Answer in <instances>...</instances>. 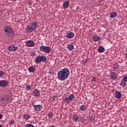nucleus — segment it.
Segmentation results:
<instances>
[{"label":"nucleus","mask_w":127,"mask_h":127,"mask_svg":"<svg viewBox=\"0 0 127 127\" xmlns=\"http://www.w3.org/2000/svg\"><path fill=\"white\" fill-rule=\"evenodd\" d=\"M0 119H2V115L1 114H0Z\"/></svg>","instance_id":"c9c22d12"},{"label":"nucleus","mask_w":127,"mask_h":127,"mask_svg":"<svg viewBox=\"0 0 127 127\" xmlns=\"http://www.w3.org/2000/svg\"><path fill=\"white\" fill-rule=\"evenodd\" d=\"M113 69L114 71L119 72L120 71V65H119V64L114 63L113 64Z\"/></svg>","instance_id":"39448f33"},{"label":"nucleus","mask_w":127,"mask_h":127,"mask_svg":"<svg viewBox=\"0 0 127 127\" xmlns=\"http://www.w3.org/2000/svg\"><path fill=\"white\" fill-rule=\"evenodd\" d=\"M69 4L70 3L68 1H66L64 3L63 6V7H64V8H67V7L69 6Z\"/></svg>","instance_id":"f3484780"},{"label":"nucleus","mask_w":127,"mask_h":127,"mask_svg":"<svg viewBox=\"0 0 127 127\" xmlns=\"http://www.w3.org/2000/svg\"><path fill=\"white\" fill-rule=\"evenodd\" d=\"M111 76V79L112 80H117L118 77H117V73L116 72H112Z\"/></svg>","instance_id":"4468645a"},{"label":"nucleus","mask_w":127,"mask_h":127,"mask_svg":"<svg viewBox=\"0 0 127 127\" xmlns=\"http://www.w3.org/2000/svg\"><path fill=\"white\" fill-rule=\"evenodd\" d=\"M33 95L35 97H39L40 96V91L38 89H36L33 91Z\"/></svg>","instance_id":"9d476101"},{"label":"nucleus","mask_w":127,"mask_h":127,"mask_svg":"<svg viewBox=\"0 0 127 127\" xmlns=\"http://www.w3.org/2000/svg\"><path fill=\"white\" fill-rule=\"evenodd\" d=\"M80 111H83V112H85V111L87 110V106H86L84 105H82L80 106Z\"/></svg>","instance_id":"4be33fe9"},{"label":"nucleus","mask_w":127,"mask_h":127,"mask_svg":"<svg viewBox=\"0 0 127 127\" xmlns=\"http://www.w3.org/2000/svg\"><path fill=\"white\" fill-rule=\"evenodd\" d=\"M41 58V62H46V60H47V58L46 56H43L42 57L40 56Z\"/></svg>","instance_id":"5701e85b"},{"label":"nucleus","mask_w":127,"mask_h":127,"mask_svg":"<svg viewBox=\"0 0 127 127\" xmlns=\"http://www.w3.org/2000/svg\"><path fill=\"white\" fill-rule=\"evenodd\" d=\"M120 85L122 86L123 88H125L127 86V83H126V81H122Z\"/></svg>","instance_id":"393cba45"},{"label":"nucleus","mask_w":127,"mask_h":127,"mask_svg":"<svg viewBox=\"0 0 127 127\" xmlns=\"http://www.w3.org/2000/svg\"><path fill=\"white\" fill-rule=\"evenodd\" d=\"M31 56H32V57H34L35 56V54L32 53L31 54Z\"/></svg>","instance_id":"f704fd0d"},{"label":"nucleus","mask_w":127,"mask_h":127,"mask_svg":"<svg viewBox=\"0 0 127 127\" xmlns=\"http://www.w3.org/2000/svg\"><path fill=\"white\" fill-rule=\"evenodd\" d=\"M40 50L41 51H43L45 52V53H50V51H51V49H50V47L45 46H41L40 47Z\"/></svg>","instance_id":"20e7f679"},{"label":"nucleus","mask_w":127,"mask_h":127,"mask_svg":"<svg viewBox=\"0 0 127 127\" xmlns=\"http://www.w3.org/2000/svg\"><path fill=\"white\" fill-rule=\"evenodd\" d=\"M98 51L100 53H103V52H104L105 51V48L103 47V46H101L99 47Z\"/></svg>","instance_id":"2eb2a0df"},{"label":"nucleus","mask_w":127,"mask_h":127,"mask_svg":"<svg viewBox=\"0 0 127 127\" xmlns=\"http://www.w3.org/2000/svg\"><path fill=\"white\" fill-rule=\"evenodd\" d=\"M9 125H11V126H12V125H14L15 124V121L13 120H11V121L9 122Z\"/></svg>","instance_id":"c85d7f7f"},{"label":"nucleus","mask_w":127,"mask_h":127,"mask_svg":"<svg viewBox=\"0 0 127 127\" xmlns=\"http://www.w3.org/2000/svg\"><path fill=\"white\" fill-rule=\"evenodd\" d=\"M4 75V72L3 71H0V77H2Z\"/></svg>","instance_id":"c756f323"},{"label":"nucleus","mask_w":127,"mask_h":127,"mask_svg":"<svg viewBox=\"0 0 127 127\" xmlns=\"http://www.w3.org/2000/svg\"><path fill=\"white\" fill-rule=\"evenodd\" d=\"M51 127H55V126L54 125H52V126H51Z\"/></svg>","instance_id":"ea45409f"},{"label":"nucleus","mask_w":127,"mask_h":127,"mask_svg":"<svg viewBox=\"0 0 127 127\" xmlns=\"http://www.w3.org/2000/svg\"><path fill=\"white\" fill-rule=\"evenodd\" d=\"M37 23H38V22H34L31 23V26H27V32H32L33 31L36 30V28H37V26H38V25H37Z\"/></svg>","instance_id":"7ed1b4c3"},{"label":"nucleus","mask_w":127,"mask_h":127,"mask_svg":"<svg viewBox=\"0 0 127 127\" xmlns=\"http://www.w3.org/2000/svg\"><path fill=\"white\" fill-rule=\"evenodd\" d=\"M72 120L74 122H78L80 120V117L78 115H75L72 116Z\"/></svg>","instance_id":"9b49d317"},{"label":"nucleus","mask_w":127,"mask_h":127,"mask_svg":"<svg viewBox=\"0 0 127 127\" xmlns=\"http://www.w3.org/2000/svg\"><path fill=\"white\" fill-rule=\"evenodd\" d=\"M11 1H16V0H11Z\"/></svg>","instance_id":"58836bf2"},{"label":"nucleus","mask_w":127,"mask_h":127,"mask_svg":"<svg viewBox=\"0 0 127 127\" xmlns=\"http://www.w3.org/2000/svg\"><path fill=\"white\" fill-rule=\"evenodd\" d=\"M93 41H95V42H96V41H99V40H100L101 38H100V37L97 35H95V36H93Z\"/></svg>","instance_id":"a211bd4d"},{"label":"nucleus","mask_w":127,"mask_h":127,"mask_svg":"<svg viewBox=\"0 0 127 127\" xmlns=\"http://www.w3.org/2000/svg\"><path fill=\"white\" fill-rule=\"evenodd\" d=\"M28 71H29V72H30V73H33V72H35V68H34L31 66H30L28 68Z\"/></svg>","instance_id":"b1692460"},{"label":"nucleus","mask_w":127,"mask_h":127,"mask_svg":"<svg viewBox=\"0 0 127 127\" xmlns=\"http://www.w3.org/2000/svg\"><path fill=\"white\" fill-rule=\"evenodd\" d=\"M3 30L7 36H9L10 37L13 36V30H12V29L9 26H5L3 28Z\"/></svg>","instance_id":"f03ea898"},{"label":"nucleus","mask_w":127,"mask_h":127,"mask_svg":"<svg viewBox=\"0 0 127 127\" xmlns=\"http://www.w3.org/2000/svg\"><path fill=\"white\" fill-rule=\"evenodd\" d=\"M8 100H9V96L7 95H4L0 98L1 102H7Z\"/></svg>","instance_id":"0eeeda50"},{"label":"nucleus","mask_w":127,"mask_h":127,"mask_svg":"<svg viewBox=\"0 0 127 127\" xmlns=\"http://www.w3.org/2000/svg\"><path fill=\"white\" fill-rule=\"evenodd\" d=\"M28 4H31V2H28Z\"/></svg>","instance_id":"4c0bfd02"},{"label":"nucleus","mask_w":127,"mask_h":127,"mask_svg":"<svg viewBox=\"0 0 127 127\" xmlns=\"http://www.w3.org/2000/svg\"><path fill=\"white\" fill-rule=\"evenodd\" d=\"M35 44V43H34V42L31 40L28 41L26 42V45L27 46H28V47H33Z\"/></svg>","instance_id":"6e6552de"},{"label":"nucleus","mask_w":127,"mask_h":127,"mask_svg":"<svg viewBox=\"0 0 127 127\" xmlns=\"http://www.w3.org/2000/svg\"><path fill=\"white\" fill-rule=\"evenodd\" d=\"M74 33L70 32L68 33H67L66 35V38H69V39H71V38H73V37H74Z\"/></svg>","instance_id":"f8f14e48"},{"label":"nucleus","mask_w":127,"mask_h":127,"mask_svg":"<svg viewBox=\"0 0 127 127\" xmlns=\"http://www.w3.org/2000/svg\"><path fill=\"white\" fill-rule=\"evenodd\" d=\"M75 98V96L73 94H71L68 96L69 101H73V99Z\"/></svg>","instance_id":"a878e982"},{"label":"nucleus","mask_w":127,"mask_h":127,"mask_svg":"<svg viewBox=\"0 0 127 127\" xmlns=\"http://www.w3.org/2000/svg\"><path fill=\"white\" fill-rule=\"evenodd\" d=\"M70 75V70L68 68H64L58 73V78L61 81H64Z\"/></svg>","instance_id":"f257e3e1"},{"label":"nucleus","mask_w":127,"mask_h":127,"mask_svg":"<svg viewBox=\"0 0 127 127\" xmlns=\"http://www.w3.org/2000/svg\"><path fill=\"white\" fill-rule=\"evenodd\" d=\"M26 89L27 90V91H29V90L31 89V86L30 85L27 86Z\"/></svg>","instance_id":"2f4dec72"},{"label":"nucleus","mask_w":127,"mask_h":127,"mask_svg":"<svg viewBox=\"0 0 127 127\" xmlns=\"http://www.w3.org/2000/svg\"><path fill=\"white\" fill-rule=\"evenodd\" d=\"M23 119H25V120H28V119H30V116H29V114H26L23 117Z\"/></svg>","instance_id":"bb28decb"},{"label":"nucleus","mask_w":127,"mask_h":127,"mask_svg":"<svg viewBox=\"0 0 127 127\" xmlns=\"http://www.w3.org/2000/svg\"><path fill=\"white\" fill-rule=\"evenodd\" d=\"M67 48L68 50H73L74 49V45L73 44H68L67 46Z\"/></svg>","instance_id":"412c9836"},{"label":"nucleus","mask_w":127,"mask_h":127,"mask_svg":"<svg viewBox=\"0 0 127 127\" xmlns=\"http://www.w3.org/2000/svg\"><path fill=\"white\" fill-rule=\"evenodd\" d=\"M65 101H66L67 104H70V101H69V98L66 97L65 98Z\"/></svg>","instance_id":"7c9ffc66"},{"label":"nucleus","mask_w":127,"mask_h":127,"mask_svg":"<svg viewBox=\"0 0 127 127\" xmlns=\"http://www.w3.org/2000/svg\"><path fill=\"white\" fill-rule=\"evenodd\" d=\"M97 79V77H96V76H93L92 77V82H96V79Z\"/></svg>","instance_id":"473e14b6"},{"label":"nucleus","mask_w":127,"mask_h":127,"mask_svg":"<svg viewBox=\"0 0 127 127\" xmlns=\"http://www.w3.org/2000/svg\"><path fill=\"white\" fill-rule=\"evenodd\" d=\"M35 62L37 63V64H39V63L41 62L40 56H39L36 58Z\"/></svg>","instance_id":"6ab92c4d"},{"label":"nucleus","mask_w":127,"mask_h":127,"mask_svg":"<svg viewBox=\"0 0 127 127\" xmlns=\"http://www.w3.org/2000/svg\"><path fill=\"white\" fill-rule=\"evenodd\" d=\"M117 12L113 11L110 14V17L111 18H114L117 16Z\"/></svg>","instance_id":"aec40b11"},{"label":"nucleus","mask_w":127,"mask_h":127,"mask_svg":"<svg viewBox=\"0 0 127 127\" xmlns=\"http://www.w3.org/2000/svg\"><path fill=\"white\" fill-rule=\"evenodd\" d=\"M0 127H2L1 125H0Z\"/></svg>","instance_id":"79ce46f5"},{"label":"nucleus","mask_w":127,"mask_h":127,"mask_svg":"<svg viewBox=\"0 0 127 127\" xmlns=\"http://www.w3.org/2000/svg\"><path fill=\"white\" fill-rule=\"evenodd\" d=\"M31 104L33 106V105H34V102H31Z\"/></svg>","instance_id":"e433bc0d"},{"label":"nucleus","mask_w":127,"mask_h":127,"mask_svg":"<svg viewBox=\"0 0 127 127\" xmlns=\"http://www.w3.org/2000/svg\"><path fill=\"white\" fill-rule=\"evenodd\" d=\"M34 108L37 111H41L42 110V106L41 105H35Z\"/></svg>","instance_id":"ddd939ff"},{"label":"nucleus","mask_w":127,"mask_h":127,"mask_svg":"<svg viewBox=\"0 0 127 127\" xmlns=\"http://www.w3.org/2000/svg\"><path fill=\"white\" fill-rule=\"evenodd\" d=\"M53 100H55V97L53 98Z\"/></svg>","instance_id":"a19ab883"},{"label":"nucleus","mask_w":127,"mask_h":127,"mask_svg":"<svg viewBox=\"0 0 127 127\" xmlns=\"http://www.w3.org/2000/svg\"><path fill=\"white\" fill-rule=\"evenodd\" d=\"M48 116L50 119H51V118H53V113L50 112L48 113Z\"/></svg>","instance_id":"cd10ccee"},{"label":"nucleus","mask_w":127,"mask_h":127,"mask_svg":"<svg viewBox=\"0 0 127 127\" xmlns=\"http://www.w3.org/2000/svg\"><path fill=\"white\" fill-rule=\"evenodd\" d=\"M8 50L9 51H16L18 48H17V46H15L14 45H11L9 46L8 48Z\"/></svg>","instance_id":"423d86ee"},{"label":"nucleus","mask_w":127,"mask_h":127,"mask_svg":"<svg viewBox=\"0 0 127 127\" xmlns=\"http://www.w3.org/2000/svg\"><path fill=\"white\" fill-rule=\"evenodd\" d=\"M7 82L5 80L0 81V87H6L7 86Z\"/></svg>","instance_id":"1a4fd4ad"},{"label":"nucleus","mask_w":127,"mask_h":127,"mask_svg":"<svg viewBox=\"0 0 127 127\" xmlns=\"http://www.w3.org/2000/svg\"><path fill=\"white\" fill-rule=\"evenodd\" d=\"M116 95L117 99H121L122 98V93L120 91H117L116 92Z\"/></svg>","instance_id":"dca6fc26"},{"label":"nucleus","mask_w":127,"mask_h":127,"mask_svg":"<svg viewBox=\"0 0 127 127\" xmlns=\"http://www.w3.org/2000/svg\"><path fill=\"white\" fill-rule=\"evenodd\" d=\"M123 79H124V81L125 82H127V75L125 76L124 78H123Z\"/></svg>","instance_id":"72a5a7b5"}]
</instances>
